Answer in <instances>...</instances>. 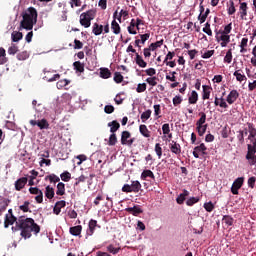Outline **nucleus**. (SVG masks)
Listing matches in <instances>:
<instances>
[{
    "label": "nucleus",
    "mask_w": 256,
    "mask_h": 256,
    "mask_svg": "<svg viewBox=\"0 0 256 256\" xmlns=\"http://www.w3.org/2000/svg\"><path fill=\"white\" fill-rule=\"evenodd\" d=\"M12 231H21V237L29 239L31 238V233L37 235L41 232V226L35 223L33 218H25V216H21L18 218V221H16V227H12Z\"/></svg>",
    "instance_id": "obj_1"
},
{
    "label": "nucleus",
    "mask_w": 256,
    "mask_h": 256,
    "mask_svg": "<svg viewBox=\"0 0 256 256\" xmlns=\"http://www.w3.org/2000/svg\"><path fill=\"white\" fill-rule=\"evenodd\" d=\"M37 9L34 7L28 8L22 14V21L20 22L19 31L22 29H26V31H31L33 29V25L37 23Z\"/></svg>",
    "instance_id": "obj_2"
},
{
    "label": "nucleus",
    "mask_w": 256,
    "mask_h": 256,
    "mask_svg": "<svg viewBox=\"0 0 256 256\" xmlns=\"http://www.w3.org/2000/svg\"><path fill=\"white\" fill-rule=\"evenodd\" d=\"M96 15H97V11L93 9L83 12L80 15V25L85 29H89V27H91V21L95 19Z\"/></svg>",
    "instance_id": "obj_3"
},
{
    "label": "nucleus",
    "mask_w": 256,
    "mask_h": 256,
    "mask_svg": "<svg viewBox=\"0 0 256 256\" xmlns=\"http://www.w3.org/2000/svg\"><path fill=\"white\" fill-rule=\"evenodd\" d=\"M135 143V138H131V132L123 131L121 133V145H127L131 147Z\"/></svg>",
    "instance_id": "obj_4"
},
{
    "label": "nucleus",
    "mask_w": 256,
    "mask_h": 256,
    "mask_svg": "<svg viewBox=\"0 0 256 256\" xmlns=\"http://www.w3.org/2000/svg\"><path fill=\"white\" fill-rule=\"evenodd\" d=\"M239 3L238 16L241 21H247V11H249V6L247 5V2H241V0H239Z\"/></svg>",
    "instance_id": "obj_5"
},
{
    "label": "nucleus",
    "mask_w": 256,
    "mask_h": 256,
    "mask_svg": "<svg viewBox=\"0 0 256 256\" xmlns=\"http://www.w3.org/2000/svg\"><path fill=\"white\" fill-rule=\"evenodd\" d=\"M217 41H222L220 43L221 47H227L231 42V36L229 34H223V32H216Z\"/></svg>",
    "instance_id": "obj_6"
},
{
    "label": "nucleus",
    "mask_w": 256,
    "mask_h": 256,
    "mask_svg": "<svg viewBox=\"0 0 256 256\" xmlns=\"http://www.w3.org/2000/svg\"><path fill=\"white\" fill-rule=\"evenodd\" d=\"M244 181H245V178L239 177V178H237V179L233 182L232 187H231V193H232L233 195H239V189H240L241 187H243Z\"/></svg>",
    "instance_id": "obj_7"
},
{
    "label": "nucleus",
    "mask_w": 256,
    "mask_h": 256,
    "mask_svg": "<svg viewBox=\"0 0 256 256\" xmlns=\"http://www.w3.org/2000/svg\"><path fill=\"white\" fill-rule=\"evenodd\" d=\"M29 193L31 195H36L35 201L36 203H43V191L37 187H30L29 188Z\"/></svg>",
    "instance_id": "obj_8"
},
{
    "label": "nucleus",
    "mask_w": 256,
    "mask_h": 256,
    "mask_svg": "<svg viewBox=\"0 0 256 256\" xmlns=\"http://www.w3.org/2000/svg\"><path fill=\"white\" fill-rule=\"evenodd\" d=\"M199 155H207V146L204 143H201L199 146H196L193 151V156L195 159H199Z\"/></svg>",
    "instance_id": "obj_9"
},
{
    "label": "nucleus",
    "mask_w": 256,
    "mask_h": 256,
    "mask_svg": "<svg viewBox=\"0 0 256 256\" xmlns=\"http://www.w3.org/2000/svg\"><path fill=\"white\" fill-rule=\"evenodd\" d=\"M29 123L30 125H32V127H35V125H37V127H39V129L41 130L49 129V122L45 118L41 119L40 121L30 120Z\"/></svg>",
    "instance_id": "obj_10"
},
{
    "label": "nucleus",
    "mask_w": 256,
    "mask_h": 256,
    "mask_svg": "<svg viewBox=\"0 0 256 256\" xmlns=\"http://www.w3.org/2000/svg\"><path fill=\"white\" fill-rule=\"evenodd\" d=\"M238 99H239V91L234 89V90H231L228 96L226 97V102L228 103V105H233V103H235V101H237Z\"/></svg>",
    "instance_id": "obj_11"
},
{
    "label": "nucleus",
    "mask_w": 256,
    "mask_h": 256,
    "mask_svg": "<svg viewBox=\"0 0 256 256\" xmlns=\"http://www.w3.org/2000/svg\"><path fill=\"white\" fill-rule=\"evenodd\" d=\"M125 212L129 213L130 215H133L134 217H139V215L143 213V209H141V206L135 205L133 207L126 208Z\"/></svg>",
    "instance_id": "obj_12"
},
{
    "label": "nucleus",
    "mask_w": 256,
    "mask_h": 256,
    "mask_svg": "<svg viewBox=\"0 0 256 256\" xmlns=\"http://www.w3.org/2000/svg\"><path fill=\"white\" fill-rule=\"evenodd\" d=\"M66 206L67 202L65 200H60L56 202L53 208L54 215H59L61 213V209L65 208Z\"/></svg>",
    "instance_id": "obj_13"
},
{
    "label": "nucleus",
    "mask_w": 256,
    "mask_h": 256,
    "mask_svg": "<svg viewBox=\"0 0 256 256\" xmlns=\"http://www.w3.org/2000/svg\"><path fill=\"white\" fill-rule=\"evenodd\" d=\"M88 230L86 231V239L87 237H91L93 233H95V228L97 227V220L91 219L88 224Z\"/></svg>",
    "instance_id": "obj_14"
},
{
    "label": "nucleus",
    "mask_w": 256,
    "mask_h": 256,
    "mask_svg": "<svg viewBox=\"0 0 256 256\" xmlns=\"http://www.w3.org/2000/svg\"><path fill=\"white\" fill-rule=\"evenodd\" d=\"M83 231V226L77 225L69 228L70 235H73V237H80L81 238V232Z\"/></svg>",
    "instance_id": "obj_15"
},
{
    "label": "nucleus",
    "mask_w": 256,
    "mask_h": 256,
    "mask_svg": "<svg viewBox=\"0 0 256 256\" xmlns=\"http://www.w3.org/2000/svg\"><path fill=\"white\" fill-rule=\"evenodd\" d=\"M27 181V177L19 178L14 184L16 191H21V189H24L25 185H27Z\"/></svg>",
    "instance_id": "obj_16"
},
{
    "label": "nucleus",
    "mask_w": 256,
    "mask_h": 256,
    "mask_svg": "<svg viewBox=\"0 0 256 256\" xmlns=\"http://www.w3.org/2000/svg\"><path fill=\"white\" fill-rule=\"evenodd\" d=\"M17 221H18L17 217L13 216V214H11V216H9V214H6L5 220H4L5 229H7L9 225H13L14 223H17Z\"/></svg>",
    "instance_id": "obj_17"
},
{
    "label": "nucleus",
    "mask_w": 256,
    "mask_h": 256,
    "mask_svg": "<svg viewBox=\"0 0 256 256\" xmlns=\"http://www.w3.org/2000/svg\"><path fill=\"white\" fill-rule=\"evenodd\" d=\"M170 151L174 153L175 155H181V144L172 141V143L169 144Z\"/></svg>",
    "instance_id": "obj_18"
},
{
    "label": "nucleus",
    "mask_w": 256,
    "mask_h": 256,
    "mask_svg": "<svg viewBox=\"0 0 256 256\" xmlns=\"http://www.w3.org/2000/svg\"><path fill=\"white\" fill-rule=\"evenodd\" d=\"M139 131L142 137H145L146 139H149L151 137V131H149V128H147V125L141 124L139 126Z\"/></svg>",
    "instance_id": "obj_19"
},
{
    "label": "nucleus",
    "mask_w": 256,
    "mask_h": 256,
    "mask_svg": "<svg viewBox=\"0 0 256 256\" xmlns=\"http://www.w3.org/2000/svg\"><path fill=\"white\" fill-rule=\"evenodd\" d=\"M187 197H189V191H187L186 189L183 190V193H181L177 198H176V203H178V205H183V203H185V199H187Z\"/></svg>",
    "instance_id": "obj_20"
},
{
    "label": "nucleus",
    "mask_w": 256,
    "mask_h": 256,
    "mask_svg": "<svg viewBox=\"0 0 256 256\" xmlns=\"http://www.w3.org/2000/svg\"><path fill=\"white\" fill-rule=\"evenodd\" d=\"M247 125H248V132H249L248 139H249V140L255 139V137H256V128H255V124L248 122Z\"/></svg>",
    "instance_id": "obj_21"
},
{
    "label": "nucleus",
    "mask_w": 256,
    "mask_h": 256,
    "mask_svg": "<svg viewBox=\"0 0 256 256\" xmlns=\"http://www.w3.org/2000/svg\"><path fill=\"white\" fill-rule=\"evenodd\" d=\"M203 92H202V99L203 101L209 99V97H211V86L209 85H203Z\"/></svg>",
    "instance_id": "obj_22"
},
{
    "label": "nucleus",
    "mask_w": 256,
    "mask_h": 256,
    "mask_svg": "<svg viewBox=\"0 0 256 256\" xmlns=\"http://www.w3.org/2000/svg\"><path fill=\"white\" fill-rule=\"evenodd\" d=\"M8 61L9 58H7V51L5 48L0 47V65H5Z\"/></svg>",
    "instance_id": "obj_23"
},
{
    "label": "nucleus",
    "mask_w": 256,
    "mask_h": 256,
    "mask_svg": "<svg viewBox=\"0 0 256 256\" xmlns=\"http://www.w3.org/2000/svg\"><path fill=\"white\" fill-rule=\"evenodd\" d=\"M255 153L256 152L247 151L246 160L248 161L250 166L256 165V155H255Z\"/></svg>",
    "instance_id": "obj_24"
},
{
    "label": "nucleus",
    "mask_w": 256,
    "mask_h": 256,
    "mask_svg": "<svg viewBox=\"0 0 256 256\" xmlns=\"http://www.w3.org/2000/svg\"><path fill=\"white\" fill-rule=\"evenodd\" d=\"M92 33L98 37L103 33V25L99 23H94L92 26Z\"/></svg>",
    "instance_id": "obj_25"
},
{
    "label": "nucleus",
    "mask_w": 256,
    "mask_h": 256,
    "mask_svg": "<svg viewBox=\"0 0 256 256\" xmlns=\"http://www.w3.org/2000/svg\"><path fill=\"white\" fill-rule=\"evenodd\" d=\"M197 101H199V94L197 93V91L193 90L188 97V102L190 105H195Z\"/></svg>",
    "instance_id": "obj_26"
},
{
    "label": "nucleus",
    "mask_w": 256,
    "mask_h": 256,
    "mask_svg": "<svg viewBox=\"0 0 256 256\" xmlns=\"http://www.w3.org/2000/svg\"><path fill=\"white\" fill-rule=\"evenodd\" d=\"M130 190L132 193H139L141 191V182L135 180L131 182Z\"/></svg>",
    "instance_id": "obj_27"
},
{
    "label": "nucleus",
    "mask_w": 256,
    "mask_h": 256,
    "mask_svg": "<svg viewBox=\"0 0 256 256\" xmlns=\"http://www.w3.org/2000/svg\"><path fill=\"white\" fill-rule=\"evenodd\" d=\"M108 127L110 128V133H117V131H119V128L121 127V124H119V122H117V120H114L110 123H108Z\"/></svg>",
    "instance_id": "obj_28"
},
{
    "label": "nucleus",
    "mask_w": 256,
    "mask_h": 256,
    "mask_svg": "<svg viewBox=\"0 0 256 256\" xmlns=\"http://www.w3.org/2000/svg\"><path fill=\"white\" fill-rule=\"evenodd\" d=\"M56 195L63 197L65 195V183L59 182L56 186Z\"/></svg>",
    "instance_id": "obj_29"
},
{
    "label": "nucleus",
    "mask_w": 256,
    "mask_h": 256,
    "mask_svg": "<svg viewBox=\"0 0 256 256\" xmlns=\"http://www.w3.org/2000/svg\"><path fill=\"white\" fill-rule=\"evenodd\" d=\"M11 39H12L13 43H19V41H21V39H23V33L19 32V31H13L11 34Z\"/></svg>",
    "instance_id": "obj_30"
},
{
    "label": "nucleus",
    "mask_w": 256,
    "mask_h": 256,
    "mask_svg": "<svg viewBox=\"0 0 256 256\" xmlns=\"http://www.w3.org/2000/svg\"><path fill=\"white\" fill-rule=\"evenodd\" d=\"M111 29L114 35H119V33H121V26L117 23V20L111 22Z\"/></svg>",
    "instance_id": "obj_31"
},
{
    "label": "nucleus",
    "mask_w": 256,
    "mask_h": 256,
    "mask_svg": "<svg viewBox=\"0 0 256 256\" xmlns=\"http://www.w3.org/2000/svg\"><path fill=\"white\" fill-rule=\"evenodd\" d=\"M135 62L138 67H142V68L147 67V62H145V60H143V57L141 55H139V53H136Z\"/></svg>",
    "instance_id": "obj_32"
},
{
    "label": "nucleus",
    "mask_w": 256,
    "mask_h": 256,
    "mask_svg": "<svg viewBox=\"0 0 256 256\" xmlns=\"http://www.w3.org/2000/svg\"><path fill=\"white\" fill-rule=\"evenodd\" d=\"M73 67L77 73H83L85 71V65L81 61L74 62Z\"/></svg>",
    "instance_id": "obj_33"
},
{
    "label": "nucleus",
    "mask_w": 256,
    "mask_h": 256,
    "mask_svg": "<svg viewBox=\"0 0 256 256\" xmlns=\"http://www.w3.org/2000/svg\"><path fill=\"white\" fill-rule=\"evenodd\" d=\"M45 197H47V199H53V197H55V189L51 186H46Z\"/></svg>",
    "instance_id": "obj_34"
},
{
    "label": "nucleus",
    "mask_w": 256,
    "mask_h": 256,
    "mask_svg": "<svg viewBox=\"0 0 256 256\" xmlns=\"http://www.w3.org/2000/svg\"><path fill=\"white\" fill-rule=\"evenodd\" d=\"M199 116H200V118L196 122V127H199L201 125H205V122L207 121V114H205V112H200Z\"/></svg>",
    "instance_id": "obj_35"
},
{
    "label": "nucleus",
    "mask_w": 256,
    "mask_h": 256,
    "mask_svg": "<svg viewBox=\"0 0 256 256\" xmlns=\"http://www.w3.org/2000/svg\"><path fill=\"white\" fill-rule=\"evenodd\" d=\"M100 77L102 79H109V77H111V70L108 68H100Z\"/></svg>",
    "instance_id": "obj_36"
},
{
    "label": "nucleus",
    "mask_w": 256,
    "mask_h": 256,
    "mask_svg": "<svg viewBox=\"0 0 256 256\" xmlns=\"http://www.w3.org/2000/svg\"><path fill=\"white\" fill-rule=\"evenodd\" d=\"M147 177H150V179H155V174H153V171L151 170H144L141 174V179L145 181Z\"/></svg>",
    "instance_id": "obj_37"
},
{
    "label": "nucleus",
    "mask_w": 256,
    "mask_h": 256,
    "mask_svg": "<svg viewBox=\"0 0 256 256\" xmlns=\"http://www.w3.org/2000/svg\"><path fill=\"white\" fill-rule=\"evenodd\" d=\"M135 27H137V24L135 19H132L130 25L128 26V33H130V35H137V30H135Z\"/></svg>",
    "instance_id": "obj_38"
},
{
    "label": "nucleus",
    "mask_w": 256,
    "mask_h": 256,
    "mask_svg": "<svg viewBox=\"0 0 256 256\" xmlns=\"http://www.w3.org/2000/svg\"><path fill=\"white\" fill-rule=\"evenodd\" d=\"M45 181H50V183H59L61 181V178L57 176L56 174H50L45 177Z\"/></svg>",
    "instance_id": "obj_39"
},
{
    "label": "nucleus",
    "mask_w": 256,
    "mask_h": 256,
    "mask_svg": "<svg viewBox=\"0 0 256 256\" xmlns=\"http://www.w3.org/2000/svg\"><path fill=\"white\" fill-rule=\"evenodd\" d=\"M247 43H249V39L242 38L240 43V53H247Z\"/></svg>",
    "instance_id": "obj_40"
},
{
    "label": "nucleus",
    "mask_w": 256,
    "mask_h": 256,
    "mask_svg": "<svg viewBox=\"0 0 256 256\" xmlns=\"http://www.w3.org/2000/svg\"><path fill=\"white\" fill-rule=\"evenodd\" d=\"M69 83H71V80L62 79L56 83V87H57V89H63V87H67V85H69Z\"/></svg>",
    "instance_id": "obj_41"
},
{
    "label": "nucleus",
    "mask_w": 256,
    "mask_h": 256,
    "mask_svg": "<svg viewBox=\"0 0 256 256\" xmlns=\"http://www.w3.org/2000/svg\"><path fill=\"white\" fill-rule=\"evenodd\" d=\"M16 57H17L18 61H27V59H29V52L22 51V52L18 53Z\"/></svg>",
    "instance_id": "obj_42"
},
{
    "label": "nucleus",
    "mask_w": 256,
    "mask_h": 256,
    "mask_svg": "<svg viewBox=\"0 0 256 256\" xmlns=\"http://www.w3.org/2000/svg\"><path fill=\"white\" fill-rule=\"evenodd\" d=\"M157 81H159V78H157V76H151L146 79V83H148V85H150L151 87H156Z\"/></svg>",
    "instance_id": "obj_43"
},
{
    "label": "nucleus",
    "mask_w": 256,
    "mask_h": 256,
    "mask_svg": "<svg viewBox=\"0 0 256 256\" xmlns=\"http://www.w3.org/2000/svg\"><path fill=\"white\" fill-rule=\"evenodd\" d=\"M233 221V217L229 215L223 216L222 223H225L227 227H231V225H233Z\"/></svg>",
    "instance_id": "obj_44"
},
{
    "label": "nucleus",
    "mask_w": 256,
    "mask_h": 256,
    "mask_svg": "<svg viewBox=\"0 0 256 256\" xmlns=\"http://www.w3.org/2000/svg\"><path fill=\"white\" fill-rule=\"evenodd\" d=\"M19 52V46L16 44H11L8 48V55H16Z\"/></svg>",
    "instance_id": "obj_45"
},
{
    "label": "nucleus",
    "mask_w": 256,
    "mask_h": 256,
    "mask_svg": "<svg viewBox=\"0 0 256 256\" xmlns=\"http://www.w3.org/2000/svg\"><path fill=\"white\" fill-rule=\"evenodd\" d=\"M233 75L236 77V81H239L240 83L242 81H247V76H245V74L239 73V70L235 71Z\"/></svg>",
    "instance_id": "obj_46"
},
{
    "label": "nucleus",
    "mask_w": 256,
    "mask_h": 256,
    "mask_svg": "<svg viewBox=\"0 0 256 256\" xmlns=\"http://www.w3.org/2000/svg\"><path fill=\"white\" fill-rule=\"evenodd\" d=\"M203 33H206L209 37H213V31L211 30V24L206 22L205 27L202 29Z\"/></svg>",
    "instance_id": "obj_47"
},
{
    "label": "nucleus",
    "mask_w": 256,
    "mask_h": 256,
    "mask_svg": "<svg viewBox=\"0 0 256 256\" xmlns=\"http://www.w3.org/2000/svg\"><path fill=\"white\" fill-rule=\"evenodd\" d=\"M154 151H155L158 159H161V157H163V148H161V144L156 143Z\"/></svg>",
    "instance_id": "obj_48"
},
{
    "label": "nucleus",
    "mask_w": 256,
    "mask_h": 256,
    "mask_svg": "<svg viewBox=\"0 0 256 256\" xmlns=\"http://www.w3.org/2000/svg\"><path fill=\"white\" fill-rule=\"evenodd\" d=\"M250 141L252 144H247V149L252 153H256V138H251Z\"/></svg>",
    "instance_id": "obj_49"
},
{
    "label": "nucleus",
    "mask_w": 256,
    "mask_h": 256,
    "mask_svg": "<svg viewBox=\"0 0 256 256\" xmlns=\"http://www.w3.org/2000/svg\"><path fill=\"white\" fill-rule=\"evenodd\" d=\"M233 61V50L229 49L224 57V63H231Z\"/></svg>",
    "instance_id": "obj_50"
},
{
    "label": "nucleus",
    "mask_w": 256,
    "mask_h": 256,
    "mask_svg": "<svg viewBox=\"0 0 256 256\" xmlns=\"http://www.w3.org/2000/svg\"><path fill=\"white\" fill-rule=\"evenodd\" d=\"M151 113H152L151 110H146L141 114L142 123H146L147 120L151 118Z\"/></svg>",
    "instance_id": "obj_51"
},
{
    "label": "nucleus",
    "mask_w": 256,
    "mask_h": 256,
    "mask_svg": "<svg viewBox=\"0 0 256 256\" xmlns=\"http://www.w3.org/2000/svg\"><path fill=\"white\" fill-rule=\"evenodd\" d=\"M237 9L235 8V2L230 1V5L227 8L228 15H235Z\"/></svg>",
    "instance_id": "obj_52"
},
{
    "label": "nucleus",
    "mask_w": 256,
    "mask_h": 256,
    "mask_svg": "<svg viewBox=\"0 0 256 256\" xmlns=\"http://www.w3.org/2000/svg\"><path fill=\"white\" fill-rule=\"evenodd\" d=\"M108 145L113 147L117 145V134L112 133L109 137Z\"/></svg>",
    "instance_id": "obj_53"
},
{
    "label": "nucleus",
    "mask_w": 256,
    "mask_h": 256,
    "mask_svg": "<svg viewBox=\"0 0 256 256\" xmlns=\"http://www.w3.org/2000/svg\"><path fill=\"white\" fill-rule=\"evenodd\" d=\"M164 43V40H159V41H156L155 43H151L149 48L152 50V51H156V49H158V47H161Z\"/></svg>",
    "instance_id": "obj_54"
},
{
    "label": "nucleus",
    "mask_w": 256,
    "mask_h": 256,
    "mask_svg": "<svg viewBox=\"0 0 256 256\" xmlns=\"http://www.w3.org/2000/svg\"><path fill=\"white\" fill-rule=\"evenodd\" d=\"M196 129L198 131V135L200 137H203V135H205V133L207 131V124L201 125V126H196Z\"/></svg>",
    "instance_id": "obj_55"
},
{
    "label": "nucleus",
    "mask_w": 256,
    "mask_h": 256,
    "mask_svg": "<svg viewBox=\"0 0 256 256\" xmlns=\"http://www.w3.org/2000/svg\"><path fill=\"white\" fill-rule=\"evenodd\" d=\"M140 42L142 43V45H145L146 41H149V37H151V32H147L145 34H140Z\"/></svg>",
    "instance_id": "obj_56"
},
{
    "label": "nucleus",
    "mask_w": 256,
    "mask_h": 256,
    "mask_svg": "<svg viewBox=\"0 0 256 256\" xmlns=\"http://www.w3.org/2000/svg\"><path fill=\"white\" fill-rule=\"evenodd\" d=\"M9 203H11V201L7 198H1L0 199V207L1 209H7V207H9Z\"/></svg>",
    "instance_id": "obj_57"
},
{
    "label": "nucleus",
    "mask_w": 256,
    "mask_h": 256,
    "mask_svg": "<svg viewBox=\"0 0 256 256\" xmlns=\"http://www.w3.org/2000/svg\"><path fill=\"white\" fill-rule=\"evenodd\" d=\"M195 203H199V197H191L186 201V205L188 207H193Z\"/></svg>",
    "instance_id": "obj_58"
},
{
    "label": "nucleus",
    "mask_w": 256,
    "mask_h": 256,
    "mask_svg": "<svg viewBox=\"0 0 256 256\" xmlns=\"http://www.w3.org/2000/svg\"><path fill=\"white\" fill-rule=\"evenodd\" d=\"M60 178L65 182L68 183V181H71V173L65 171L62 174H60Z\"/></svg>",
    "instance_id": "obj_59"
},
{
    "label": "nucleus",
    "mask_w": 256,
    "mask_h": 256,
    "mask_svg": "<svg viewBox=\"0 0 256 256\" xmlns=\"http://www.w3.org/2000/svg\"><path fill=\"white\" fill-rule=\"evenodd\" d=\"M204 209L208 213H211L213 211V209H215V205L211 201L210 202H206V203H204Z\"/></svg>",
    "instance_id": "obj_60"
},
{
    "label": "nucleus",
    "mask_w": 256,
    "mask_h": 256,
    "mask_svg": "<svg viewBox=\"0 0 256 256\" xmlns=\"http://www.w3.org/2000/svg\"><path fill=\"white\" fill-rule=\"evenodd\" d=\"M29 205H31V203L29 201H25L23 205L19 206L20 211H23V213H29Z\"/></svg>",
    "instance_id": "obj_61"
},
{
    "label": "nucleus",
    "mask_w": 256,
    "mask_h": 256,
    "mask_svg": "<svg viewBox=\"0 0 256 256\" xmlns=\"http://www.w3.org/2000/svg\"><path fill=\"white\" fill-rule=\"evenodd\" d=\"M136 91L137 93H145V91H147V84L146 83L138 84Z\"/></svg>",
    "instance_id": "obj_62"
},
{
    "label": "nucleus",
    "mask_w": 256,
    "mask_h": 256,
    "mask_svg": "<svg viewBox=\"0 0 256 256\" xmlns=\"http://www.w3.org/2000/svg\"><path fill=\"white\" fill-rule=\"evenodd\" d=\"M256 177L252 176L248 178L247 184L250 189H255Z\"/></svg>",
    "instance_id": "obj_63"
},
{
    "label": "nucleus",
    "mask_w": 256,
    "mask_h": 256,
    "mask_svg": "<svg viewBox=\"0 0 256 256\" xmlns=\"http://www.w3.org/2000/svg\"><path fill=\"white\" fill-rule=\"evenodd\" d=\"M114 81L115 83H123V75H121L119 72H115Z\"/></svg>",
    "instance_id": "obj_64"
}]
</instances>
